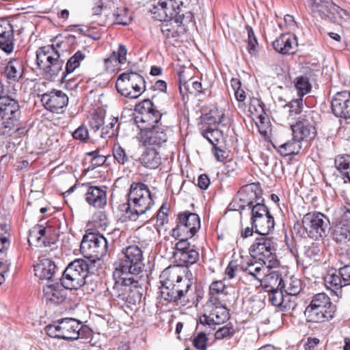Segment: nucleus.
Masks as SVG:
<instances>
[{"label": "nucleus", "mask_w": 350, "mask_h": 350, "mask_svg": "<svg viewBox=\"0 0 350 350\" xmlns=\"http://www.w3.org/2000/svg\"><path fill=\"white\" fill-rule=\"evenodd\" d=\"M154 205L148 187L142 183H133L128 193L127 202L120 204L119 210L123 213L124 221H139L143 225L148 220L146 215Z\"/></svg>", "instance_id": "1"}, {"label": "nucleus", "mask_w": 350, "mask_h": 350, "mask_svg": "<svg viewBox=\"0 0 350 350\" xmlns=\"http://www.w3.org/2000/svg\"><path fill=\"white\" fill-rule=\"evenodd\" d=\"M157 9L158 15L155 18L160 21H174L178 29L173 31L168 28L167 25L162 26L161 31L167 37H176L178 33L185 31V26L192 21L193 14L191 12L185 11L182 0H159Z\"/></svg>", "instance_id": "2"}, {"label": "nucleus", "mask_w": 350, "mask_h": 350, "mask_svg": "<svg viewBox=\"0 0 350 350\" xmlns=\"http://www.w3.org/2000/svg\"><path fill=\"white\" fill-rule=\"evenodd\" d=\"M147 280L121 275L115 280L111 288H107L109 294L118 303L131 308L139 304L142 297L143 286Z\"/></svg>", "instance_id": "3"}, {"label": "nucleus", "mask_w": 350, "mask_h": 350, "mask_svg": "<svg viewBox=\"0 0 350 350\" xmlns=\"http://www.w3.org/2000/svg\"><path fill=\"white\" fill-rule=\"evenodd\" d=\"M123 256L120 260L118 270L121 273L148 280L144 262L143 251L138 245H129L122 250Z\"/></svg>", "instance_id": "4"}, {"label": "nucleus", "mask_w": 350, "mask_h": 350, "mask_svg": "<svg viewBox=\"0 0 350 350\" xmlns=\"http://www.w3.org/2000/svg\"><path fill=\"white\" fill-rule=\"evenodd\" d=\"M92 262L77 258L70 262L62 273L61 284L66 289H79L86 285L85 279L92 268Z\"/></svg>", "instance_id": "5"}, {"label": "nucleus", "mask_w": 350, "mask_h": 350, "mask_svg": "<svg viewBox=\"0 0 350 350\" xmlns=\"http://www.w3.org/2000/svg\"><path fill=\"white\" fill-rule=\"evenodd\" d=\"M336 311V306L331 302L330 298L325 293H322L313 296L304 314L308 322L323 323L332 320Z\"/></svg>", "instance_id": "6"}, {"label": "nucleus", "mask_w": 350, "mask_h": 350, "mask_svg": "<svg viewBox=\"0 0 350 350\" xmlns=\"http://www.w3.org/2000/svg\"><path fill=\"white\" fill-rule=\"evenodd\" d=\"M276 251L277 243L273 237L268 235H260L256 238L250 247L254 258L261 261L268 269L278 267L280 265Z\"/></svg>", "instance_id": "7"}, {"label": "nucleus", "mask_w": 350, "mask_h": 350, "mask_svg": "<svg viewBox=\"0 0 350 350\" xmlns=\"http://www.w3.org/2000/svg\"><path fill=\"white\" fill-rule=\"evenodd\" d=\"M108 244L106 238L98 232H86L82 239L80 251L88 259L93 263L101 260L107 253Z\"/></svg>", "instance_id": "8"}, {"label": "nucleus", "mask_w": 350, "mask_h": 350, "mask_svg": "<svg viewBox=\"0 0 350 350\" xmlns=\"http://www.w3.org/2000/svg\"><path fill=\"white\" fill-rule=\"evenodd\" d=\"M303 228L308 237L319 241L326 237L331 229L329 217L319 211L309 212L301 219Z\"/></svg>", "instance_id": "9"}, {"label": "nucleus", "mask_w": 350, "mask_h": 350, "mask_svg": "<svg viewBox=\"0 0 350 350\" xmlns=\"http://www.w3.org/2000/svg\"><path fill=\"white\" fill-rule=\"evenodd\" d=\"M82 327L81 322L78 320L64 318L46 326L45 331L51 338L72 341L79 338Z\"/></svg>", "instance_id": "10"}, {"label": "nucleus", "mask_w": 350, "mask_h": 350, "mask_svg": "<svg viewBox=\"0 0 350 350\" xmlns=\"http://www.w3.org/2000/svg\"><path fill=\"white\" fill-rule=\"evenodd\" d=\"M312 12L323 19L336 23L338 19L350 20V12L336 5L332 0H306Z\"/></svg>", "instance_id": "11"}, {"label": "nucleus", "mask_w": 350, "mask_h": 350, "mask_svg": "<svg viewBox=\"0 0 350 350\" xmlns=\"http://www.w3.org/2000/svg\"><path fill=\"white\" fill-rule=\"evenodd\" d=\"M144 78L135 72L120 74L116 82L117 91L122 96L130 98H137L145 90Z\"/></svg>", "instance_id": "12"}, {"label": "nucleus", "mask_w": 350, "mask_h": 350, "mask_svg": "<svg viewBox=\"0 0 350 350\" xmlns=\"http://www.w3.org/2000/svg\"><path fill=\"white\" fill-rule=\"evenodd\" d=\"M262 190L259 183L243 185L228 205L229 210L242 211L247 206L250 208L262 198Z\"/></svg>", "instance_id": "13"}, {"label": "nucleus", "mask_w": 350, "mask_h": 350, "mask_svg": "<svg viewBox=\"0 0 350 350\" xmlns=\"http://www.w3.org/2000/svg\"><path fill=\"white\" fill-rule=\"evenodd\" d=\"M180 268L167 267L162 271L163 278H169L170 282L174 283V286L178 291L183 290V298L187 304L190 298H192L196 289L193 288V279L191 273H180Z\"/></svg>", "instance_id": "14"}, {"label": "nucleus", "mask_w": 350, "mask_h": 350, "mask_svg": "<svg viewBox=\"0 0 350 350\" xmlns=\"http://www.w3.org/2000/svg\"><path fill=\"white\" fill-rule=\"evenodd\" d=\"M200 226V219L198 214L189 211L180 212L176 218V226L172 231L173 236L191 238L198 231Z\"/></svg>", "instance_id": "15"}, {"label": "nucleus", "mask_w": 350, "mask_h": 350, "mask_svg": "<svg viewBox=\"0 0 350 350\" xmlns=\"http://www.w3.org/2000/svg\"><path fill=\"white\" fill-rule=\"evenodd\" d=\"M170 129L164 125L142 126L139 133V142L144 146H161L167 141Z\"/></svg>", "instance_id": "16"}, {"label": "nucleus", "mask_w": 350, "mask_h": 350, "mask_svg": "<svg viewBox=\"0 0 350 350\" xmlns=\"http://www.w3.org/2000/svg\"><path fill=\"white\" fill-rule=\"evenodd\" d=\"M21 114L20 105L15 98L2 94L0 96V118L4 128L12 129Z\"/></svg>", "instance_id": "17"}, {"label": "nucleus", "mask_w": 350, "mask_h": 350, "mask_svg": "<svg viewBox=\"0 0 350 350\" xmlns=\"http://www.w3.org/2000/svg\"><path fill=\"white\" fill-rule=\"evenodd\" d=\"M135 110L139 113L135 117V121L142 124L138 126L140 129L142 126H154L156 124H160L162 113L149 99H145L136 105Z\"/></svg>", "instance_id": "18"}, {"label": "nucleus", "mask_w": 350, "mask_h": 350, "mask_svg": "<svg viewBox=\"0 0 350 350\" xmlns=\"http://www.w3.org/2000/svg\"><path fill=\"white\" fill-rule=\"evenodd\" d=\"M206 312L200 319L202 323L209 326L220 325L229 319V312L220 302L208 303Z\"/></svg>", "instance_id": "19"}, {"label": "nucleus", "mask_w": 350, "mask_h": 350, "mask_svg": "<svg viewBox=\"0 0 350 350\" xmlns=\"http://www.w3.org/2000/svg\"><path fill=\"white\" fill-rule=\"evenodd\" d=\"M159 297L167 303H174L176 305L185 306L186 303L183 298V290L178 291L174 283L170 282L169 278H163L160 275Z\"/></svg>", "instance_id": "20"}, {"label": "nucleus", "mask_w": 350, "mask_h": 350, "mask_svg": "<svg viewBox=\"0 0 350 350\" xmlns=\"http://www.w3.org/2000/svg\"><path fill=\"white\" fill-rule=\"evenodd\" d=\"M86 187L84 194L85 201L94 208H104L107 202V187L105 186H93L90 184H83Z\"/></svg>", "instance_id": "21"}, {"label": "nucleus", "mask_w": 350, "mask_h": 350, "mask_svg": "<svg viewBox=\"0 0 350 350\" xmlns=\"http://www.w3.org/2000/svg\"><path fill=\"white\" fill-rule=\"evenodd\" d=\"M41 102L47 110L58 113L68 105V97L62 90H53L42 95Z\"/></svg>", "instance_id": "22"}, {"label": "nucleus", "mask_w": 350, "mask_h": 350, "mask_svg": "<svg viewBox=\"0 0 350 350\" xmlns=\"http://www.w3.org/2000/svg\"><path fill=\"white\" fill-rule=\"evenodd\" d=\"M332 110L338 118L350 119V92L336 93L332 100Z\"/></svg>", "instance_id": "23"}, {"label": "nucleus", "mask_w": 350, "mask_h": 350, "mask_svg": "<svg viewBox=\"0 0 350 350\" xmlns=\"http://www.w3.org/2000/svg\"><path fill=\"white\" fill-rule=\"evenodd\" d=\"M25 72L24 61L21 57L10 59L7 62L1 75L9 83L18 82L23 78Z\"/></svg>", "instance_id": "24"}, {"label": "nucleus", "mask_w": 350, "mask_h": 350, "mask_svg": "<svg viewBox=\"0 0 350 350\" xmlns=\"http://www.w3.org/2000/svg\"><path fill=\"white\" fill-rule=\"evenodd\" d=\"M14 27L10 21L0 20V49L6 54H11L14 49Z\"/></svg>", "instance_id": "25"}, {"label": "nucleus", "mask_w": 350, "mask_h": 350, "mask_svg": "<svg viewBox=\"0 0 350 350\" xmlns=\"http://www.w3.org/2000/svg\"><path fill=\"white\" fill-rule=\"evenodd\" d=\"M272 46L281 54H293L297 46V38L295 36L282 33L273 42Z\"/></svg>", "instance_id": "26"}, {"label": "nucleus", "mask_w": 350, "mask_h": 350, "mask_svg": "<svg viewBox=\"0 0 350 350\" xmlns=\"http://www.w3.org/2000/svg\"><path fill=\"white\" fill-rule=\"evenodd\" d=\"M291 129L293 137L300 143L304 140L308 141L313 139L316 134L315 127L306 120L297 122L291 126Z\"/></svg>", "instance_id": "27"}, {"label": "nucleus", "mask_w": 350, "mask_h": 350, "mask_svg": "<svg viewBox=\"0 0 350 350\" xmlns=\"http://www.w3.org/2000/svg\"><path fill=\"white\" fill-rule=\"evenodd\" d=\"M58 271V267L49 258H43L34 266L35 275L40 280H53Z\"/></svg>", "instance_id": "28"}, {"label": "nucleus", "mask_w": 350, "mask_h": 350, "mask_svg": "<svg viewBox=\"0 0 350 350\" xmlns=\"http://www.w3.org/2000/svg\"><path fill=\"white\" fill-rule=\"evenodd\" d=\"M325 285L327 290L331 291L333 295L340 297L342 295L341 288L345 286L339 269H332L328 271L324 278Z\"/></svg>", "instance_id": "29"}, {"label": "nucleus", "mask_w": 350, "mask_h": 350, "mask_svg": "<svg viewBox=\"0 0 350 350\" xmlns=\"http://www.w3.org/2000/svg\"><path fill=\"white\" fill-rule=\"evenodd\" d=\"M43 292L46 301L54 305L63 303L67 295L65 288L59 284L47 285L44 287Z\"/></svg>", "instance_id": "30"}, {"label": "nucleus", "mask_w": 350, "mask_h": 350, "mask_svg": "<svg viewBox=\"0 0 350 350\" xmlns=\"http://www.w3.org/2000/svg\"><path fill=\"white\" fill-rule=\"evenodd\" d=\"M199 258V252L194 247L183 253H180L179 254H175L174 258L177 265L174 267H185V269H183V273H191L188 270V267L197 262Z\"/></svg>", "instance_id": "31"}, {"label": "nucleus", "mask_w": 350, "mask_h": 350, "mask_svg": "<svg viewBox=\"0 0 350 350\" xmlns=\"http://www.w3.org/2000/svg\"><path fill=\"white\" fill-rule=\"evenodd\" d=\"M263 288L267 292L281 291L285 288L284 281L282 275L278 271H272L263 277L262 281Z\"/></svg>", "instance_id": "32"}, {"label": "nucleus", "mask_w": 350, "mask_h": 350, "mask_svg": "<svg viewBox=\"0 0 350 350\" xmlns=\"http://www.w3.org/2000/svg\"><path fill=\"white\" fill-rule=\"evenodd\" d=\"M58 54L59 52L53 44L39 48L36 51V62L39 68L43 70L50 62L55 60V55Z\"/></svg>", "instance_id": "33"}, {"label": "nucleus", "mask_w": 350, "mask_h": 350, "mask_svg": "<svg viewBox=\"0 0 350 350\" xmlns=\"http://www.w3.org/2000/svg\"><path fill=\"white\" fill-rule=\"evenodd\" d=\"M273 146L282 157H287L299 154L301 149V143L293 137L292 139L284 143L275 142L273 144Z\"/></svg>", "instance_id": "34"}, {"label": "nucleus", "mask_w": 350, "mask_h": 350, "mask_svg": "<svg viewBox=\"0 0 350 350\" xmlns=\"http://www.w3.org/2000/svg\"><path fill=\"white\" fill-rule=\"evenodd\" d=\"M251 224L253 228H255V232L260 235H268L275 226L274 218L270 213Z\"/></svg>", "instance_id": "35"}, {"label": "nucleus", "mask_w": 350, "mask_h": 350, "mask_svg": "<svg viewBox=\"0 0 350 350\" xmlns=\"http://www.w3.org/2000/svg\"><path fill=\"white\" fill-rule=\"evenodd\" d=\"M333 239L339 244H346L350 241V224L339 221L332 231Z\"/></svg>", "instance_id": "36"}, {"label": "nucleus", "mask_w": 350, "mask_h": 350, "mask_svg": "<svg viewBox=\"0 0 350 350\" xmlns=\"http://www.w3.org/2000/svg\"><path fill=\"white\" fill-rule=\"evenodd\" d=\"M264 266V264L261 261L255 259L251 260L245 265H243L242 269L254 279L262 281L265 274Z\"/></svg>", "instance_id": "37"}, {"label": "nucleus", "mask_w": 350, "mask_h": 350, "mask_svg": "<svg viewBox=\"0 0 350 350\" xmlns=\"http://www.w3.org/2000/svg\"><path fill=\"white\" fill-rule=\"evenodd\" d=\"M85 57L86 55L84 52L78 50L68 59L66 64L65 70L62 72V76L61 77L62 81H64L68 75L72 73L80 66L81 62Z\"/></svg>", "instance_id": "38"}, {"label": "nucleus", "mask_w": 350, "mask_h": 350, "mask_svg": "<svg viewBox=\"0 0 350 350\" xmlns=\"http://www.w3.org/2000/svg\"><path fill=\"white\" fill-rule=\"evenodd\" d=\"M141 163L146 167L150 169L157 168L161 163L159 154L154 149L146 150L141 156Z\"/></svg>", "instance_id": "39"}, {"label": "nucleus", "mask_w": 350, "mask_h": 350, "mask_svg": "<svg viewBox=\"0 0 350 350\" xmlns=\"http://www.w3.org/2000/svg\"><path fill=\"white\" fill-rule=\"evenodd\" d=\"M226 118L224 112L217 107L212 109L209 113L204 116V126H215L216 125H226Z\"/></svg>", "instance_id": "40"}, {"label": "nucleus", "mask_w": 350, "mask_h": 350, "mask_svg": "<svg viewBox=\"0 0 350 350\" xmlns=\"http://www.w3.org/2000/svg\"><path fill=\"white\" fill-rule=\"evenodd\" d=\"M200 132L202 135L213 146L216 143L222 144L223 142V133L216 128L202 126L200 129Z\"/></svg>", "instance_id": "41"}, {"label": "nucleus", "mask_w": 350, "mask_h": 350, "mask_svg": "<svg viewBox=\"0 0 350 350\" xmlns=\"http://www.w3.org/2000/svg\"><path fill=\"white\" fill-rule=\"evenodd\" d=\"M55 60H53L50 62L49 65L45 66V68L42 70L46 76L49 77H55L58 75L59 72H61V77L62 76L63 66H64V60L60 59V54L55 55Z\"/></svg>", "instance_id": "42"}, {"label": "nucleus", "mask_w": 350, "mask_h": 350, "mask_svg": "<svg viewBox=\"0 0 350 350\" xmlns=\"http://www.w3.org/2000/svg\"><path fill=\"white\" fill-rule=\"evenodd\" d=\"M282 292L283 290L270 292L271 294L269 295V300L271 304L274 306L280 308V309L284 312L289 310L291 308L293 310L295 304L286 303Z\"/></svg>", "instance_id": "43"}, {"label": "nucleus", "mask_w": 350, "mask_h": 350, "mask_svg": "<svg viewBox=\"0 0 350 350\" xmlns=\"http://www.w3.org/2000/svg\"><path fill=\"white\" fill-rule=\"evenodd\" d=\"M293 83L299 97L302 98L304 95L310 92L312 85L308 76H298L294 79Z\"/></svg>", "instance_id": "44"}, {"label": "nucleus", "mask_w": 350, "mask_h": 350, "mask_svg": "<svg viewBox=\"0 0 350 350\" xmlns=\"http://www.w3.org/2000/svg\"><path fill=\"white\" fill-rule=\"evenodd\" d=\"M113 16L117 25L126 26L132 21L131 13L127 8H118L113 13Z\"/></svg>", "instance_id": "45"}, {"label": "nucleus", "mask_w": 350, "mask_h": 350, "mask_svg": "<svg viewBox=\"0 0 350 350\" xmlns=\"http://www.w3.org/2000/svg\"><path fill=\"white\" fill-rule=\"evenodd\" d=\"M113 156L120 165H125L129 163L132 158L118 143L113 145Z\"/></svg>", "instance_id": "46"}, {"label": "nucleus", "mask_w": 350, "mask_h": 350, "mask_svg": "<svg viewBox=\"0 0 350 350\" xmlns=\"http://www.w3.org/2000/svg\"><path fill=\"white\" fill-rule=\"evenodd\" d=\"M126 55L127 49L126 46L122 44H120L117 51H113L110 57L105 59V62L107 64L109 62L115 61L120 64H125L126 62Z\"/></svg>", "instance_id": "47"}, {"label": "nucleus", "mask_w": 350, "mask_h": 350, "mask_svg": "<svg viewBox=\"0 0 350 350\" xmlns=\"http://www.w3.org/2000/svg\"><path fill=\"white\" fill-rule=\"evenodd\" d=\"M336 169L346 176L350 172V155H338L334 160Z\"/></svg>", "instance_id": "48"}, {"label": "nucleus", "mask_w": 350, "mask_h": 350, "mask_svg": "<svg viewBox=\"0 0 350 350\" xmlns=\"http://www.w3.org/2000/svg\"><path fill=\"white\" fill-rule=\"evenodd\" d=\"M262 201H263V200ZM250 209L251 223L270 213L267 206L262 202H256L254 205H252Z\"/></svg>", "instance_id": "49"}, {"label": "nucleus", "mask_w": 350, "mask_h": 350, "mask_svg": "<svg viewBox=\"0 0 350 350\" xmlns=\"http://www.w3.org/2000/svg\"><path fill=\"white\" fill-rule=\"evenodd\" d=\"M28 242L30 245H34L36 247H41L42 245L46 247L50 245V242L46 241L43 237L39 236L37 230L33 229L32 228L29 232Z\"/></svg>", "instance_id": "50"}, {"label": "nucleus", "mask_w": 350, "mask_h": 350, "mask_svg": "<svg viewBox=\"0 0 350 350\" xmlns=\"http://www.w3.org/2000/svg\"><path fill=\"white\" fill-rule=\"evenodd\" d=\"M28 242L30 245H34L36 247H41L42 245L46 247L50 245V242L46 241L43 237L39 236L37 230L33 229L32 228L29 232Z\"/></svg>", "instance_id": "51"}, {"label": "nucleus", "mask_w": 350, "mask_h": 350, "mask_svg": "<svg viewBox=\"0 0 350 350\" xmlns=\"http://www.w3.org/2000/svg\"><path fill=\"white\" fill-rule=\"evenodd\" d=\"M302 289L301 281L296 278L291 277L289 278V281L284 291L286 294L290 295H297Z\"/></svg>", "instance_id": "52"}, {"label": "nucleus", "mask_w": 350, "mask_h": 350, "mask_svg": "<svg viewBox=\"0 0 350 350\" xmlns=\"http://www.w3.org/2000/svg\"><path fill=\"white\" fill-rule=\"evenodd\" d=\"M231 86L234 92V96L237 101L243 102L246 98V94L241 89V82L239 79L232 78L231 80Z\"/></svg>", "instance_id": "53"}, {"label": "nucleus", "mask_w": 350, "mask_h": 350, "mask_svg": "<svg viewBox=\"0 0 350 350\" xmlns=\"http://www.w3.org/2000/svg\"><path fill=\"white\" fill-rule=\"evenodd\" d=\"M212 152L217 161L223 162L228 157V153L226 151V148L222 144H215L213 146Z\"/></svg>", "instance_id": "54"}, {"label": "nucleus", "mask_w": 350, "mask_h": 350, "mask_svg": "<svg viewBox=\"0 0 350 350\" xmlns=\"http://www.w3.org/2000/svg\"><path fill=\"white\" fill-rule=\"evenodd\" d=\"M284 107L288 109L290 116L299 114L302 111L303 99L301 97H299L297 99L292 100L288 104L286 105Z\"/></svg>", "instance_id": "55"}, {"label": "nucleus", "mask_w": 350, "mask_h": 350, "mask_svg": "<svg viewBox=\"0 0 350 350\" xmlns=\"http://www.w3.org/2000/svg\"><path fill=\"white\" fill-rule=\"evenodd\" d=\"M104 124V118L102 114L94 112L89 118V125L94 132L98 131Z\"/></svg>", "instance_id": "56"}, {"label": "nucleus", "mask_w": 350, "mask_h": 350, "mask_svg": "<svg viewBox=\"0 0 350 350\" xmlns=\"http://www.w3.org/2000/svg\"><path fill=\"white\" fill-rule=\"evenodd\" d=\"M235 334V329L231 324H227L220 327L215 334L217 340L231 337Z\"/></svg>", "instance_id": "57"}, {"label": "nucleus", "mask_w": 350, "mask_h": 350, "mask_svg": "<svg viewBox=\"0 0 350 350\" xmlns=\"http://www.w3.org/2000/svg\"><path fill=\"white\" fill-rule=\"evenodd\" d=\"M246 29L247 32V44H248V51L250 54H255L256 51V46L258 45V42L256 37L254 34V32L252 28L248 25L246 26Z\"/></svg>", "instance_id": "58"}, {"label": "nucleus", "mask_w": 350, "mask_h": 350, "mask_svg": "<svg viewBox=\"0 0 350 350\" xmlns=\"http://www.w3.org/2000/svg\"><path fill=\"white\" fill-rule=\"evenodd\" d=\"M208 337L204 332H200L193 338V345L198 350H206Z\"/></svg>", "instance_id": "59"}, {"label": "nucleus", "mask_w": 350, "mask_h": 350, "mask_svg": "<svg viewBox=\"0 0 350 350\" xmlns=\"http://www.w3.org/2000/svg\"><path fill=\"white\" fill-rule=\"evenodd\" d=\"M72 137L82 142H86L89 139V131L84 124L80 125L72 134Z\"/></svg>", "instance_id": "60"}, {"label": "nucleus", "mask_w": 350, "mask_h": 350, "mask_svg": "<svg viewBox=\"0 0 350 350\" xmlns=\"http://www.w3.org/2000/svg\"><path fill=\"white\" fill-rule=\"evenodd\" d=\"M188 239L189 238L182 237L180 240L176 243L175 250L173 252V257H175V254H179L180 253H183L194 247L191 245L189 242H188Z\"/></svg>", "instance_id": "61"}, {"label": "nucleus", "mask_w": 350, "mask_h": 350, "mask_svg": "<svg viewBox=\"0 0 350 350\" xmlns=\"http://www.w3.org/2000/svg\"><path fill=\"white\" fill-rule=\"evenodd\" d=\"M185 88H187V91L189 92V93L196 95L203 92L202 85L201 82L198 81H192V79H191L185 84Z\"/></svg>", "instance_id": "62"}, {"label": "nucleus", "mask_w": 350, "mask_h": 350, "mask_svg": "<svg viewBox=\"0 0 350 350\" xmlns=\"http://www.w3.org/2000/svg\"><path fill=\"white\" fill-rule=\"evenodd\" d=\"M118 122V119H113L111 122L101 131L100 137L102 138H111L116 134L114 126Z\"/></svg>", "instance_id": "63"}, {"label": "nucleus", "mask_w": 350, "mask_h": 350, "mask_svg": "<svg viewBox=\"0 0 350 350\" xmlns=\"http://www.w3.org/2000/svg\"><path fill=\"white\" fill-rule=\"evenodd\" d=\"M94 224L96 227L100 228L102 230H105L109 223L106 214L100 212L96 215Z\"/></svg>", "instance_id": "64"}]
</instances>
